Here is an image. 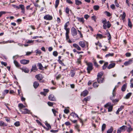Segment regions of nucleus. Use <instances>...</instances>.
<instances>
[{"mask_svg":"<svg viewBox=\"0 0 133 133\" xmlns=\"http://www.w3.org/2000/svg\"><path fill=\"white\" fill-rule=\"evenodd\" d=\"M87 69L88 71V72L90 73V71L92 70L93 68L92 64L91 62L87 63Z\"/></svg>","mask_w":133,"mask_h":133,"instance_id":"f257e3e1","label":"nucleus"},{"mask_svg":"<svg viewBox=\"0 0 133 133\" xmlns=\"http://www.w3.org/2000/svg\"><path fill=\"white\" fill-rule=\"evenodd\" d=\"M35 77L37 78V80L39 81V82H44V81L42 80V79L43 78V77L41 74H39L36 75L35 76Z\"/></svg>","mask_w":133,"mask_h":133,"instance_id":"f03ea898","label":"nucleus"},{"mask_svg":"<svg viewBox=\"0 0 133 133\" xmlns=\"http://www.w3.org/2000/svg\"><path fill=\"white\" fill-rule=\"evenodd\" d=\"M127 126L123 125L119 128L118 129L117 131V133H121L122 132L125 131L127 128Z\"/></svg>","mask_w":133,"mask_h":133,"instance_id":"7ed1b4c3","label":"nucleus"},{"mask_svg":"<svg viewBox=\"0 0 133 133\" xmlns=\"http://www.w3.org/2000/svg\"><path fill=\"white\" fill-rule=\"evenodd\" d=\"M20 8L21 10V12L23 14L25 13V8L24 6L22 4H20L19 6H17V9H19Z\"/></svg>","mask_w":133,"mask_h":133,"instance_id":"20e7f679","label":"nucleus"},{"mask_svg":"<svg viewBox=\"0 0 133 133\" xmlns=\"http://www.w3.org/2000/svg\"><path fill=\"white\" fill-rule=\"evenodd\" d=\"M71 31L72 35L73 36H75L77 34V32L76 29L74 27H72L71 29Z\"/></svg>","mask_w":133,"mask_h":133,"instance_id":"39448f33","label":"nucleus"},{"mask_svg":"<svg viewBox=\"0 0 133 133\" xmlns=\"http://www.w3.org/2000/svg\"><path fill=\"white\" fill-rule=\"evenodd\" d=\"M44 18L46 20H51L52 19V17L49 15H46L44 16Z\"/></svg>","mask_w":133,"mask_h":133,"instance_id":"423d86ee","label":"nucleus"},{"mask_svg":"<svg viewBox=\"0 0 133 133\" xmlns=\"http://www.w3.org/2000/svg\"><path fill=\"white\" fill-rule=\"evenodd\" d=\"M30 61L29 60L23 59L20 61V62L22 64H26L29 63Z\"/></svg>","mask_w":133,"mask_h":133,"instance_id":"0eeeda50","label":"nucleus"},{"mask_svg":"<svg viewBox=\"0 0 133 133\" xmlns=\"http://www.w3.org/2000/svg\"><path fill=\"white\" fill-rule=\"evenodd\" d=\"M37 70L38 69L37 68L36 65H34L32 66V68L31 69L30 72H35L37 71Z\"/></svg>","mask_w":133,"mask_h":133,"instance_id":"6e6552de","label":"nucleus"},{"mask_svg":"<svg viewBox=\"0 0 133 133\" xmlns=\"http://www.w3.org/2000/svg\"><path fill=\"white\" fill-rule=\"evenodd\" d=\"M49 99L51 101H56L55 98L54 96L52 94H51L49 96Z\"/></svg>","mask_w":133,"mask_h":133,"instance_id":"1a4fd4ad","label":"nucleus"},{"mask_svg":"<svg viewBox=\"0 0 133 133\" xmlns=\"http://www.w3.org/2000/svg\"><path fill=\"white\" fill-rule=\"evenodd\" d=\"M132 62V60L131 59H130L128 61L125 62L124 64L125 66H127L131 64Z\"/></svg>","mask_w":133,"mask_h":133,"instance_id":"9d476101","label":"nucleus"},{"mask_svg":"<svg viewBox=\"0 0 133 133\" xmlns=\"http://www.w3.org/2000/svg\"><path fill=\"white\" fill-rule=\"evenodd\" d=\"M88 92L87 90H85V91H83L81 94V96L85 97L88 94Z\"/></svg>","mask_w":133,"mask_h":133,"instance_id":"9b49d317","label":"nucleus"},{"mask_svg":"<svg viewBox=\"0 0 133 133\" xmlns=\"http://www.w3.org/2000/svg\"><path fill=\"white\" fill-rule=\"evenodd\" d=\"M107 23V20L105 19H104L102 21V23L103 24V28L105 29H107V27L106 24Z\"/></svg>","mask_w":133,"mask_h":133,"instance_id":"f8f14e48","label":"nucleus"},{"mask_svg":"<svg viewBox=\"0 0 133 133\" xmlns=\"http://www.w3.org/2000/svg\"><path fill=\"white\" fill-rule=\"evenodd\" d=\"M79 44L83 48L85 47V43L83 41H80L79 43Z\"/></svg>","mask_w":133,"mask_h":133,"instance_id":"ddd939ff","label":"nucleus"},{"mask_svg":"<svg viewBox=\"0 0 133 133\" xmlns=\"http://www.w3.org/2000/svg\"><path fill=\"white\" fill-rule=\"evenodd\" d=\"M23 110H24V111H23L22 110V113L23 114H25L28 113L29 114V113L30 112V111L27 109H23Z\"/></svg>","mask_w":133,"mask_h":133,"instance_id":"4468645a","label":"nucleus"},{"mask_svg":"<svg viewBox=\"0 0 133 133\" xmlns=\"http://www.w3.org/2000/svg\"><path fill=\"white\" fill-rule=\"evenodd\" d=\"M19 108L20 110L22 112V110H23V109H22L23 108H24L25 107V106L23 104L20 103L18 105Z\"/></svg>","mask_w":133,"mask_h":133,"instance_id":"2eb2a0df","label":"nucleus"},{"mask_svg":"<svg viewBox=\"0 0 133 133\" xmlns=\"http://www.w3.org/2000/svg\"><path fill=\"white\" fill-rule=\"evenodd\" d=\"M73 46L74 48H76L78 50H81V48L77 44L74 43L73 44Z\"/></svg>","mask_w":133,"mask_h":133,"instance_id":"dca6fc26","label":"nucleus"},{"mask_svg":"<svg viewBox=\"0 0 133 133\" xmlns=\"http://www.w3.org/2000/svg\"><path fill=\"white\" fill-rule=\"evenodd\" d=\"M115 89H116V87H115L113 90L112 96V97H110V99L111 100H112V101L114 100V97L115 95V92H114V91Z\"/></svg>","mask_w":133,"mask_h":133,"instance_id":"f3484780","label":"nucleus"},{"mask_svg":"<svg viewBox=\"0 0 133 133\" xmlns=\"http://www.w3.org/2000/svg\"><path fill=\"white\" fill-rule=\"evenodd\" d=\"M115 65V64L114 63H112L109 65V66L107 67L108 69H110L112 68H113L114 67Z\"/></svg>","mask_w":133,"mask_h":133,"instance_id":"a211bd4d","label":"nucleus"},{"mask_svg":"<svg viewBox=\"0 0 133 133\" xmlns=\"http://www.w3.org/2000/svg\"><path fill=\"white\" fill-rule=\"evenodd\" d=\"M103 75V72H101L98 73L97 74V79L98 78V80H99V79L100 78H102L101 77Z\"/></svg>","mask_w":133,"mask_h":133,"instance_id":"6ab92c4d","label":"nucleus"},{"mask_svg":"<svg viewBox=\"0 0 133 133\" xmlns=\"http://www.w3.org/2000/svg\"><path fill=\"white\" fill-rule=\"evenodd\" d=\"M7 124L2 121H0V126L2 127L6 126Z\"/></svg>","mask_w":133,"mask_h":133,"instance_id":"aec40b11","label":"nucleus"},{"mask_svg":"<svg viewBox=\"0 0 133 133\" xmlns=\"http://www.w3.org/2000/svg\"><path fill=\"white\" fill-rule=\"evenodd\" d=\"M21 69L22 71L25 72V73H28L29 71V70L27 68H23Z\"/></svg>","mask_w":133,"mask_h":133,"instance_id":"412c9836","label":"nucleus"},{"mask_svg":"<svg viewBox=\"0 0 133 133\" xmlns=\"http://www.w3.org/2000/svg\"><path fill=\"white\" fill-rule=\"evenodd\" d=\"M77 18L78 19V21L80 22H82V23L84 22V19L83 18H79L78 17H77Z\"/></svg>","mask_w":133,"mask_h":133,"instance_id":"4be33fe9","label":"nucleus"},{"mask_svg":"<svg viewBox=\"0 0 133 133\" xmlns=\"http://www.w3.org/2000/svg\"><path fill=\"white\" fill-rule=\"evenodd\" d=\"M45 125L47 127V131H48L49 130L51 129V127L50 125L48 123H45Z\"/></svg>","mask_w":133,"mask_h":133,"instance_id":"5701e85b","label":"nucleus"},{"mask_svg":"<svg viewBox=\"0 0 133 133\" xmlns=\"http://www.w3.org/2000/svg\"><path fill=\"white\" fill-rule=\"evenodd\" d=\"M127 86V84H125L121 88V90L123 91H124L126 89V88Z\"/></svg>","mask_w":133,"mask_h":133,"instance_id":"b1692460","label":"nucleus"},{"mask_svg":"<svg viewBox=\"0 0 133 133\" xmlns=\"http://www.w3.org/2000/svg\"><path fill=\"white\" fill-rule=\"evenodd\" d=\"M75 71L74 70H71L70 71V75L71 77H73L75 74Z\"/></svg>","mask_w":133,"mask_h":133,"instance_id":"393cba45","label":"nucleus"},{"mask_svg":"<svg viewBox=\"0 0 133 133\" xmlns=\"http://www.w3.org/2000/svg\"><path fill=\"white\" fill-rule=\"evenodd\" d=\"M113 130V128L112 127H111L107 131V133H112Z\"/></svg>","mask_w":133,"mask_h":133,"instance_id":"a878e982","label":"nucleus"},{"mask_svg":"<svg viewBox=\"0 0 133 133\" xmlns=\"http://www.w3.org/2000/svg\"><path fill=\"white\" fill-rule=\"evenodd\" d=\"M106 31L107 32V35L108 36V39L109 40L111 38V36L110 33L109 32L108 30H107Z\"/></svg>","mask_w":133,"mask_h":133,"instance_id":"bb28decb","label":"nucleus"},{"mask_svg":"<svg viewBox=\"0 0 133 133\" xmlns=\"http://www.w3.org/2000/svg\"><path fill=\"white\" fill-rule=\"evenodd\" d=\"M75 4L76 5H79L82 4V2L78 0H75Z\"/></svg>","mask_w":133,"mask_h":133,"instance_id":"cd10ccee","label":"nucleus"},{"mask_svg":"<svg viewBox=\"0 0 133 133\" xmlns=\"http://www.w3.org/2000/svg\"><path fill=\"white\" fill-rule=\"evenodd\" d=\"M98 82L99 83H102L103 82L104 78H100L99 80H98V78L97 79Z\"/></svg>","mask_w":133,"mask_h":133,"instance_id":"c85d7f7f","label":"nucleus"},{"mask_svg":"<svg viewBox=\"0 0 133 133\" xmlns=\"http://www.w3.org/2000/svg\"><path fill=\"white\" fill-rule=\"evenodd\" d=\"M108 64V62H106L104 63L102 69L103 70L107 68Z\"/></svg>","mask_w":133,"mask_h":133,"instance_id":"c756f323","label":"nucleus"},{"mask_svg":"<svg viewBox=\"0 0 133 133\" xmlns=\"http://www.w3.org/2000/svg\"><path fill=\"white\" fill-rule=\"evenodd\" d=\"M93 8L94 10L97 11L99 9V6L98 5H95L94 6Z\"/></svg>","mask_w":133,"mask_h":133,"instance_id":"7c9ffc66","label":"nucleus"},{"mask_svg":"<svg viewBox=\"0 0 133 133\" xmlns=\"http://www.w3.org/2000/svg\"><path fill=\"white\" fill-rule=\"evenodd\" d=\"M133 130V129L131 127H128L127 131L128 133H130Z\"/></svg>","mask_w":133,"mask_h":133,"instance_id":"2f4dec72","label":"nucleus"},{"mask_svg":"<svg viewBox=\"0 0 133 133\" xmlns=\"http://www.w3.org/2000/svg\"><path fill=\"white\" fill-rule=\"evenodd\" d=\"M38 65L39 67V69L42 70L43 69V67L41 63H38Z\"/></svg>","mask_w":133,"mask_h":133,"instance_id":"473e14b6","label":"nucleus"},{"mask_svg":"<svg viewBox=\"0 0 133 133\" xmlns=\"http://www.w3.org/2000/svg\"><path fill=\"white\" fill-rule=\"evenodd\" d=\"M128 26L130 28H131L132 25H131V23L130 21V19L128 18Z\"/></svg>","mask_w":133,"mask_h":133,"instance_id":"72a5a7b5","label":"nucleus"},{"mask_svg":"<svg viewBox=\"0 0 133 133\" xmlns=\"http://www.w3.org/2000/svg\"><path fill=\"white\" fill-rule=\"evenodd\" d=\"M106 128V124H103L102 125V131H103Z\"/></svg>","mask_w":133,"mask_h":133,"instance_id":"f704fd0d","label":"nucleus"},{"mask_svg":"<svg viewBox=\"0 0 133 133\" xmlns=\"http://www.w3.org/2000/svg\"><path fill=\"white\" fill-rule=\"evenodd\" d=\"M132 94L131 93H128L126 96L125 98L126 99L129 98L130 96Z\"/></svg>","mask_w":133,"mask_h":133,"instance_id":"c9c22d12","label":"nucleus"},{"mask_svg":"<svg viewBox=\"0 0 133 133\" xmlns=\"http://www.w3.org/2000/svg\"><path fill=\"white\" fill-rule=\"evenodd\" d=\"M16 55H15L13 57V59L14 60V63L16 66H17V61H16V59H15V58L16 57Z\"/></svg>","mask_w":133,"mask_h":133,"instance_id":"e433bc0d","label":"nucleus"},{"mask_svg":"<svg viewBox=\"0 0 133 133\" xmlns=\"http://www.w3.org/2000/svg\"><path fill=\"white\" fill-rule=\"evenodd\" d=\"M112 106H110L108 108V112H110L111 111H112Z\"/></svg>","mask_w":133,"mask_h":133,"instance_id":"4c0bfd02","label":"nucleus"},{"mask_svg":"<svg viewBox=\"0 0 133 133\" xmlns=\"http://www.w3.org/2000/svg\"><path fill=\"white\" fill-rule=\"evenodd\" d=\"M111 24L109 21L107 22V27L108 28H109L111 26Z\"/></svg>","mask_w":133,"mask_h":133,"instance_id":"58836bf2","label":"nucleus"},{"mask_svg":"<svg viewBox=\"0 0 133 133\" xmlns=\"http://www.w3.org/2000/svg\"><path fill=\"white\" fill-rule=\"evenodd\" d=\"M111 105V103L110 102H108L106 104L104 105V107L107 108L108 107H110Z\"/></svg>","mask_w":133,"mask_h":133,"instance_id":"ea45409f","label":"nucleus"},{"mask_svg":"<svg viewBox=\"0 0 133 133\" xmlns=\"http://www.w3.org/2000/svg\"><path fill=\"white\" fill-rule=\"evenodd\" d=\"M47 104L50 107L52 106L54 104L53 103H52L50 102H48L47 103Z\"/></svg>","mask_w":133,"mask_h":133,"instance_id":"a19ab883","label":"nucleus"},{"mask_svg":"<svg viewBox=\"0 0 133 133\" xmlns=\"http://www.w3.org/2000/svg\"><path fill=\"white\" fill-rule=\"evenodd\" d=\"M114 55V54L113 53H109V54L106 55H105V57H109V56H113Z\"/></svg>","mask_w":133,"mask_h":133,"instance_id":"79ce46f5","label":"nucleus"},{"mask_svg":"<svg viewBox=\"0 0 133 133\" xmlns=\"http://www.w3.org/2000/svg\"><path fill=\"white\" fill-rule=\"evenodd\" d=\"M104 13L106 14V15L110 17L111 15L110 13L108 11H105L104 12Z\"/></svg>","mask_w":133,"mask_h":133,"instance_id":"37998d69","label":"nucleus"},{"mask_svg":"<svg viewBox=\"0 0 133 133\" xmlns=\"http://www.w3.org/2000/svg\"><path fill=\"white\" fill-rule=\"evenodd\" d=\"M9 92V90H5L4 91V92L3 94L4 96V95L5 94H6L8 93Z\"/></svg>","mask_w":133,"mask_h":133,"instance_id":"c03bdc74","label":"nucleus"},{"mask_svg":"<svg viewBox=\"0 0 133 133\" xmlns=\"http://www.w3.org/2000/svg\"><path fill=\"white\" fill-rule=\"evenodd\" d=\"M69 9L68 7H66L65 8V12L67 14L69 13Z\"/></svg>","mask_w":133,"mask_h":133,"instance_id":"a18cd8bd","label":"nucleus"},{"mask_svg":"<svg viewBox=\"0 0 133 133\" xmlns=\"http://www.w3.org/2000/svg\"><path fill=\"white\" fill-rule=\"evenodd\" d=\"M69 22H67L66 23V24H65L64 25V29H66V28H67V27L68 26V25H69Z\"/></svg>","mask_w":133,"mask_h":133,"instance_id":"49530a36","label":"nucleus"},{"mask_svg":"<svg viewBox=\"0 0 133 133\" xmlns=\"http://www.w3.org/2000/svg\"><path fill=\"white\" fill-rule=\"evenodd\" d=\"M39 85V84H33V86L35 89Z\"/></svg>","mask_w":133,"mask_h":133,"instance_id":"de8ad7c7","label":"nucleus"},{"mask_svg":"<svg viewBox=\"0 0 133 133\" xmlns=\"http://www.w3.org/2000/svg\"><path fill=\"white\" fill-rule=\"evenodd\" d=\"M97 37H99L101 38H102L103 37L102 35L101 34H97Z\"/></svg>","mask_w":133,"mask_h":133,"instance_id":"09e8293b","label":"nucleus"},{"mask_svg":"<svg viewBox=\"0 0 133 133\" xmlns=\"http://www.w3.org/2000/svg\"><path fill=\"white\" fill-rule=\"evenodd\" d=\"M53 55L55 56H57L58 55V53L57 51H54L53 52Z\"/></svg>","mask_w":133,"mask_h":133,"instance_id":"8fccbe9b","label":"nucleus"},{"mask_svg":"<svg viewBox=\"0 0 133 133\" xmlns=\"http://www.w3.org/2000/svg\"><path fill=\"white\" fill-rule=\"evenodd\" d=\"M89 99H90V97H87L84 98V101H89Z\"/></svg>","mask_w":133,"mask_h":133,"instance_id":"3c124183","label":"nucleus"},{"mask_svg":"<svg viewBox=\"0 0 133 133\" xmlns=\"http://www.w3.org/2000/svg\"><path fill=\"white\" fill-rule=\"evenodd\" d=\"M93 86L94 88H96L98 87L99 85L98 84H93Z\"/></svg>","mask_w":133,"mask_h":133,"instance_id":"603ef678","label":"nucleus"},{"mask_svg":"<svg viewBox=\"0 0 133 133\" xmlns=\"http://www.w3.org/2000/svg\"><path fill=\"white\" fill-rule=\"evenodd\" d=\"M52 111L53 112V113L54 115L55 116H56V114L57 112V111L54 109H52Z\"/></svg>","mask_w":133,"mask_h":133,"instance_id":"864d4df0","label":"nucleus"},{"mask_svg":"<svg viewBox=\"0 0 133 133\" xmlns=\"http://www.w3.org/2000/svg\"><path fill=\"white\" fill-rule=\"evenodd\" d=\"M64 112L66 114L68 113L69 112V110L67 109H65L64 110Z\"/></svg>","mask_w":133,"mask_h":133,"instance_id":"5fc2aeb1","label":"nucleus"},{"mask_svg":"<svg viewBox=\"0 0 133 133\" xmlns=\"http://www.w3.org/2000/svg\"><path fill=\"white\" fill-rule=\"evenodd\" d=\"M6 13V12L4 11H1L0 12V17L2 15L5 14Z\"/></svg>","mask_w":133,"mask_h":133,"instance_id":"6e6d98bb","label":"nucleus"},{"mask_svg":"<svg viewBox=\"0 0 133 133\" xmlns=\"http://www.w3.org/2000/svg\"><path fill=\"white\" fill-rule=\"evenodd\" d=\"M125 55L126 57H129L131 56V54L129 52H127L125 54Z\"/></svg>","mask_w":133,"mask_h":133,"instance_id":"4d7b16f0","label":"nucleus"},{"mask_svg":"<svg viewBox=\"0 0 133 133\" xmlns=\"http://www.w3.org/2000/svg\"><path fill=\"white\" fill-rule=\"evenodd\" d=\"M94 65H95V66H96L97 67H98V65L97 64V63L95 60H94Z\"/></svg>","mask_w":133,"mask_h":133,"instance_id":"13d9d810","label":"nucleus"},{"mask_svg":"<svg viewBox=\"0 0 133 133\" xmlns=\"http://www.w3.org/2000/svg\"><path fill=\"white\" fill-rule=\"evenodd\" d=\"M1 64H2L4 66H6L7 65L6 63L4 62H1Z\"/></svg>","mask_w":133,"mask_h":133,"instance_id":"bf43d9fd","label":"nucleus"},{"mask_svg":"<svg viewBox=\"0 0 133 133\" xmlns=\"http://www.w3.org/2000/svg\"><path fill=\"white\" fill-rule=\"evenodd\" d=\"M125 16L126 15L125 13L124 12L122 16V19H124L125 17Z\"/></svg>","mask_w":133,"mask_h":133,"instance_id":"052dcab7","label":"nucleus"},{"mask_svg":"<svg viewBox=\"0 0 133 133\" xmlns=\"http://www.w3.org/2000/svg\"><path fill=\"white\" fill-rule=\"evenodd\" d=\"M66 30V34H69V28L64 29Z\"/></svg>","mask_w":133,"mask_h":133,"instance_id":"680f3d73","label":"nucleus"},{"mask_svg":"<svg viewBox=\"0 0 133 133\" xmlns=\"http://www.w3.org/2000/svg\"><path fill=\"white\" fill-rule=\"evenodd\" d=\"M111 8L112 9H115V6L114 4H112L110 5Z\"/></svg>","mask_w":133,"mask_h":133,"instance_id":"e2e57ef3","label":"nucleus"},{"mask_svg":"<svg viewBox=\"0 0 133 133\" xmlns=\"http://www.w3.org/2000/svg\"><path fill=\"white\" fill-rule=\"evenodd\" d=\"M20 97L21 99V100L22 101H24L25 100V98L23 97V95H22L21 96H20Z\"/></svg>","mask_w":133,"mask_h":133,"instance_id":"0e129e2a","label":"nucleus"},{"mask_svg":"<svg viewBox=\"0 0 133 133\" xmlns=\"http://www.w3.org/2000/svg\"><path fill=\"white\" fill-rule=\"evenodd\" d=\"M81 59H80V58H79L77 59V62L78 64L81 63Z\"/></svg>","mask_w":133,"mask_h":133,"instance_id":"69168bd1","label":"nucleus"},{"mask_svg":"<svg viewBox=\"0 0 133 133\" xmlns=\"http://www.w3.org/2000/svg\"><path fill=\"white\" fill-rule=\"evenodd\" d=\"M89 17V16L88 15H85L84 16V18L87 19Z\"/></svg>","mask_w":133,"mask_h":133,"instance_id":"338daca9","label":"nucleus"},{"mask_svg":"<svg viewBox=\"0 0 133 133\" xmlns=\"http://www.w3.org/2000/svg\"><path fill=\"white\" fill-rule=\"evenodd\" d=\"M66 2L69 4H72L73 3V2L70 0H66Z\"/></svg>","mask_w":133,"mask_h":133,"instance_id":"774afa93","label":"nucleus"}]
</instances>
